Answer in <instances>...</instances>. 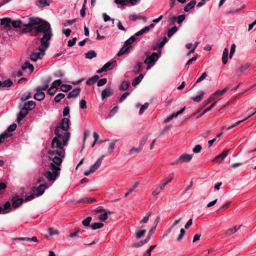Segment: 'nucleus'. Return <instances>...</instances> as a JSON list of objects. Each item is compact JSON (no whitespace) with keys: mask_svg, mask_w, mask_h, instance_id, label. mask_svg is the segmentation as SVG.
<instances>
[{"mask_svg":"<svg viewBox=\"0 0 256 256\" xmlns=\"http://www.w3.org/2000/svg\"><path fill=\"white\" fill-rule=\"evenodd\" d=\"M70 120L64 118L62 120L60 126L54 128L56 135L52 142V150L48 151L47 156L49 162L46 164V169L43 175L49 181L54 182L60 174V168L66 156L64 147L68 144L70 138L68 132Z\"/></svg>","mask_w":256,"mask_h":256,"instance_id":"f257e3e1","label":"nucleus"},{"mask_svg":"<svg viewBox=\"0 0 256 256\" xmlns=\"http://www.w3.org/2000/svg\"><path fill=\"white\" fill-rule=\"evenodd\" d=\"M29 28V31L34 30L36 34L43 33V36L40 40L41 44L38 46V50L45 51L50 46L48 41L52 36V30L50 23L48 22H43L39 18H30L28 24L26 25Z\"/></svg>","mask_w":256,"mask_h":256,"instance_id":"f03ea898","label":"nucleus"},{"mask_svg":"<svg viewBox=\"0 0 256 256\" xmlns=\"http://www.w3.org/2000/svg\"><path fill=\"white\" fill-rule=\"evenodd\" d=\"M160 55V54L158 55L157 52H154L151 55L146 56L144 62L145 64H147V70L150 69L154 64L158 60Z\"/></svg>","mask_w":256,"mask_h":256,"instance_id":"7ed1b4c3","label":"nucleus"},{"mask_svg":"<svg viewBox=\"0 0 256 256\" xmlns=\"http://www.w3.org/2000/svg\"><path fill=\"white\" fill-rule=\"evenodd\" d=\"M192 158V154H183L180 156L178 159L174 162L172 164H176L178 163H184L186 162H190Z\"/></svg>","mask_w":256,"mask_h":256,"instance_id":"20e7f679","label":"nucleus"},{"mask_svg":"<svg viewBox=\"0 0 256 256\" xmlns=\"http://www.w3.org/2000/svg\"><path fill=\"white\" fill-rule=\"evenodd\" d=\"M44 54V51L33 52L30 56V60L36 62L38 59H42Z\"/></svg>","mask_w":256,"mask_h":256,"instance_id":"39448f33","label":"nucleus"},{"mask_svg":"<svg viewBox=\"0 0 256 256\" xmlns=\"http://www.w3.org/2000/svg\"><path fill=\"white\" fill-rule=\"evenodd\" d=\"M42 90L36 87V92L34 95V98L37 100L41 101L45 98V94L42 92Z\"/></svg>","mask_w":256,"mask_h":256,"instance_id":"423d86ee","label":"nucleus"},{"mask_svg":"<svg viewBox=\"0 0 256 256\" xmlns=\"http://www.w3.org/2000/svg\"><path fill=\"white\" fill-rule=\"evenodd\" d=\"M24 200L22 198H20L16 196H14L12 198V206L14 208H18L20 206Z\"/></svg>","mask_w":256,"mask_h":256,"instance_id":"0eeeda50","label":"nucleus"},{"mask_svg":"<svg viewBox=\"0 0 256 256\" xmlns=\"http://www.w3.org/2000/svg\"><path fill=\"white\" fill-rule=\"evenodd\" d=\"M22 70L24 72L28 70L30 73H32L34 70V67L28 61H26L22 66Z\"/></svg>","mask_w":256,"mask_h":256,"instance_id":"6e6552de","label":"nucleus"},{"mask_svg":"<svg viewBox=\"0 0 256 256\" xmlns=\"http://www.w3.org/2000/svg\"><path fill=\"white\" fill-rule=\"evenodd\" d=\"M28 111L26 110L24 108L22 107L17 117V122L20 123L21 121L28 114Z\"/></svg>","mask_w":256,"mask_h":256,"instance_id":"1a4fd4ad","label":"nucleus"},{"mask_svg":"<svg viewBox=\"0 0 256 256\" xmlns=\"http://www.w3.org/2000/svg\"><path fill=\"white\" fill-rule=\"evenodd\" d=\"M104 158V156H102L100 158H98L94 164L90 166V171H93L94 172L95 170H98Z\"/></svg>","mask_w":256,"mask_h":256,"instance_id":"9d476101","label":"nucleus"},{"mask_svg":"<svg viewBox=\"0 0 256 256\" xmlns=\"http://www.w3.org/2000/svg\"><path fill=\"white\" fill-rule=\"evenodd\" d=\"M104 158V156H102L100 158H98L94 164L90 166V171H93L94 172L95 170H98Z\"/></svg>","mask_w":256,"mask_h":256,"instance_id":"9b49d317","label":"nucleus"},{"mask_svg":"<svg viewBox=\"0 0 256 256\" xmlns=\"http://www.w3.org/2000/svg\"><path fill=\"white\" fill-rule=\"evenodd\" d=\"M228 150H224L223 152L220 154L216 156L215 158H214L212 161H216L217 162L220 163L228 155Z\"/></svg>","mask_w":256,"mask_h":256,"instance_id":"f8f14e48","label":"nucleus"},{"mask_svg":"<svg viewBox=\"0 0 256 256\" xmlns=\"http://www.w3.org/2000/svg\"><path fill=\"white\" fill-rule=\"evenodd\" d=\"M186 110V107H184L181 109V110L177 112H174L170 116H169L167 118H166L164 122L165 123H167L172 120V118L174 117H176L178 116L181 114Z\"/></svg>","mask_w":256,"mask_h":256,"instance_id":"ddd939ff","label":"nucleus"},{"mask_svg":"<svg viewBox=\"0 0 256 256\" xmlns=\"http://www.w3.org/2000/svg\"><path fill=\"white\" fill-rule=\"evenodd\" d=\"M80 90L81 88H76L74 89L68 95V98H76L80 94Z\"/></svg>","mask_w":256,"mask_h":256,"instance_id":"4468645a","label":"nucleus"},{"mask_svg":"<svg viewBox=\"0 0 256 256\" xmlns=\"http://www.w3.org/2000/svg\"><path fill=\"white\" fill-rule=\"evenodd\" d=\"M36 106V102L32 100H30L26 102L24 104V108H26L28 112L33 110Z\"/></svg>","mask_w":256,"mask_h":256,"instance_id":"2eb2a0df","label":"nucleus"},{"mask_svg":"<svg viewBox=\"0 0 256 256\" xmlns=\"http://www.w3.org/2000/svg\"><path fill=\"white\" fill-rule=\"evenodd\" d=\"M116 62L114 60H110L104 65L106 72L111 70L116 64Z\"/></svg>","mask_w":256,"mask_h":256,"instance_id":"dca6fc26","label":"nucleus"},{"mask_svg":"<svg viewBox=\"0 0 256 256\" xmlns=\"http://www.w3.org/2000/svg\"><path fill=\"white\" fill-rule=\"evenodd\" d=\"M47 188V186L44 184H41L39 186L38 188L36 190V192H36V194L38 196H40L42 195L44 192L46 188Z\"/></svg>","mask_w":256,"mask_h":256,"instance_id":"f3484780","label":"nucleus"},{"mask_svg":"<svg viewBox=\"0 0 256 256\" xmlns=\"http://www.w3.org/2000/svg\"><path fill=\"white\" fill-rule=\"evenodd\" d=\"M114 94V91L112 89L104 90L102 92V98L104 100L106 98L112 96Z\"/></svg>","mask_w":256,"mask_h":256,"instance_id":"a211bd4d","label":"nucleus"},{"mask_svg":"<svg viewBox=\"0 0 256 256\" xmlns=\"http://www.w3.org/2000/svg\"><path fill=\"white\" fill-rule=\"evenodd\" d=\"M51 81L50 77L48 76L46 78L45 80H43V85L42 86H38V87L43 90H45L48 87V84Z\"/></svg>","mask_w":256,"mask_h":256,"instance_id":"6ab92c4d","label":"nucleus"},{"mask_svg":"<svg viewBox=\"0 0 256 256\" xmlns=\"http://www.w3.org/2000/svg\"><path fill=\"white\" fill-rule=\"evenodd\" d=\"M217 104V102L216 101L214 102L212 104H210L209 106L206 108L196 118V119L200 118L201 116H202L206 112L210 111L212 108L216 106Z\"/></svg>","mask_w":256,"mask_h":256,"instance_id":"aec40b11","label":"nucleus"},{"mask_svg":"<svg viewBox=\"0 0 256 256\" xmlns=\"http://www.w3.org/2000/svg\"><path fill=\"white\" fill-rule=\"evenodd\" d=\"M11 19L8 18H4L0 20L2 25H4L6 28H10Z\"/></svg>","mask_w":256,"mask_h":256,"instance_id":"412c9836","label":"nucleus"},{"mask_svg":"<svg viewBox=\"0 0 256 256\" xmlns=\"http://www.w3.org/2000/svg\"><path fill=\"white\" fill-rule=\"evenodd\" d=\"M241 226L242 225L235 226L233 228L228 229L226 231V234L228 236H232V234H234L238 229H240Z\"/></svg>","mask_w":256,"mask_h":256,"instance_id":"4be33fe9","label":"nucleus"},{"mask_svg":"<svg viewBox=\"0 0 256 256\" xmlns=\"http://www.w3.org/2000/svg\"><path fill=\"white\" fill-rule=\"evenodd\" d=\"M204 94V92L203 91H200L198 92V95L192 98V100L195 102H200Z\"/></svg>","mask_w":256,"mask_h":256,"instance_id":"5701e85b","label":"nucleus"},{"mask_svg":"<svg viewBox=\"0 0 256 256\" xmlns=\"http://www.w3.org/2000/svg\"><path fill=\"white\" fill-rule=\"evenodd\" d=\"M196 4V0H192L190 2H188L184 7V11L185 12H188L194 8Z\"/></svg>","mask_w":256,"mask_h":256,"instance_id":"b1692460","label":"nucleus"},{"mask_svg":"<svg viewBox=\"0 0 256 256\" xmlns=\"http://www.w3.org/2000/svg\"><path fill=\"white\" fill-rule=\"evenodd\" d=\"M252 64L250 62H246L242 65L240 68L238 72L242 74Z\"/></svg>","mask_w":256,"mask_h":256,"instance_id":"393cba45","label":"nucleus"},{"mask_svg":"<svg viewBox=\"0 0 256 256\" xmlns=\"http://www.w3.org/2000/svg\"><path fill=\"white\" fill-rule=\"evenodd\" d=\"M228 50L227 48H225L223 51L222 56V62L223 64H226L228 60Z\"/></svg>","mask_w":256,"mask_h":256,"instance_id":"a878e982","label":"nucleus"},{"mask_svg":"<svg viewBox=\"0 0 256 256\" xmlns=\"http://www.w3.org/2000/svg\"><path fill=\"white\" fill-rule=\"evenodd\" d=\"M99 78V76L98 75H95L92 78H90L86 82V84L90 86L96 83Z\"/></svg>","mask_w":256,"mask_h":256,"instance_id":"bb28decb","label":"nucleus"},{"mask_svg":"<svg viewBox=\"0 0 256 256\" xmlns=\"http://www.w3.org/2000/svg\"><path fill=\"white\" fill-rule=\"evenodd\" d=\"M227 90L228 88H224L222 90H217L212 94V96L214 97H218L222 96L224 95Z\"/></svg>","mask_w":256,"mask_h":256,"instance_id":"cd10ccee","label":"nucleus"},{"mask_svg":"<svg viewBox=\"0 0 256 256\" xmlns=\"http://www.w3.org/2000/svg\"><path fill=\"white\" fill-rule=\"evenodd\" d=\"M11 210L10 203L9 201L6 202L4 205L2 214H5Z\"/></svg>","mask_w":256,"mask_h":256,"instance_id":"c85d7f7f","label":"nucleus"},{"mask_svg":"<svg viewBox=\"0 0 256 256\" xmlns=\"http://www.w3.org/2000/svg\"><path fill=\"white\" fill-rule=\"evenodd\" d=\"M36 5L39 8H44L46 6H48L50 3L48 0H38L36 2Z\"/></svg>","mask_w":256,"mask_h":256,"instance_id":"c756f323","label":"nucleus"},{"mask_svg":"<svg viewBox=\"0 0 256 256\" xmlns=\"http://www.w3.org/2000/svg\"><path fill=\"white\" fill-rule=\"evenodd\" d=\"M80 230V229L78 228H76L73 230H70L69 232V237L70 238L76 237L78 235Z\"/></svg>","mask_w":256,"mask_h":256,"instance_id":"7c9ffc66","label":"nucleus"},{"mask_svg":"<svg viewBox=\"0 0 256 256\" xmlns=\"http://www.w3.org/2000/svg\"><path fill=\"white\" fill-rule=\"evenodd\" d=\"M144 76L142 74H140L138 77L134 78L132 82V86H134L138 85L143 78Z\"/></svg>","mask_w":256,"mask_h":256,"instance_id":"2f4dec72","label":"nucleus"},{"mask_svg":"<svg viewBox=\"0 0 256 256\" xmlns=\"http://www.w3.org/2000/svg\"><path fill=\"white\" fill-rule=\"evenodd\" d=\"M130 46H126V44H124L121 48L120 50V51L118 52V53L117 54V56H120L122 55L123 54H124V53H126V52H127V51L128 50V49L130 48Z\"/></svg>","mask_w":256,"mask_h":256,"instance_id":"473e14b6","label":"nucleus"},{"mask_svg":"<svg viewBox=\"0 0 256 256\" xmlns=\"http://www.w3.org/2000/svg\"><path fill=\"white\" fill-rule=\"evenodd\" d=\"M12 135V133L4 132L0 134V144L2 143L6 138L11 136Z\"/></svg>","mask_w":256,"mask_h":256,"instance_id":"72a5a7b5","label":"nucleus"},{"mask_svg":"<svg viewBox=\"0 0 256 256\" xmlns=\"http://www.w3.org/2000/svg\"><path fill=\"white\" fill-rule=\"evenodd\" d=\"M129 18L131 20H132V21H136V20H140V19H143L144 20H146V18L144 16H138V15H136V14L130 15L129 16Z\"/></svg>","mask_w":256,"mask_h":256,"instance_id":"f704fd0d","label":"nucleus"},{"mask_svg":"<svg viewBox=\"0 0 256 256\" xmlns=\"http://www.w3.org/2000/svg\"><path fill=\"white\" fill-rule=\"evenodd\" d=\"M150 240V238H146L144 240H142L139 242H136L132 244V247L138 248L140 247L145 244L147 243Z\"/></svg>","mask_w":256,"mask_h":256,"instance_id":"c9c22d12","label":"nucleus"},{"mask_svg":"<svg viewBox=\"0 0 256 256\" xmlns=\"http://www.w3.org/2000/svg\"><path fill=\"white\" fill-rule=\"evenodd\" d=\"M129 85L128 82L124 81L122 82L119 88L122 91L126 90L128 88Z\"/></svg>","mask_w":256,"mask_h":256,"instance_id":"e433bc0d","label":"nucleus"},{"mask_svg":"<svg viewBox=\"0 0 256 256\" xmlns=\"http://www.w3.org/2000/svg\"><path fill=\"white\" fill-rule=\"evenodd\" d=\"M11 24L12 26L14 28H21L22 26V22L20 20H11Z\"/></svg>","mask_w":256,"mask_h":256,"instance_id":"4c0bfd02","label":"nucleus"},{"mask_svg":"<svg viewBox=\"0 0 256 256\" xmlns=\"http://www.w3.org/2000/svg\"><path fill=\"white\" fill-rule=\"evenodd\" d=\"M96 56V53L93 50L88 51L86 54V58L89 59H92Z\"/></svg>","mask_w":256,"mask_h":256,"instance_id":"58836bf2","label":"nucleus"},{"mask_svg":"<svg viewBox=\"0 0 256 256\" xmlns=\"http://www.w3.org/2000/svg\"><path fill=\"white\" fill-rule=\"evenodd\" d=\"M178 28L176 26H174L168 31V36L170 38L174 34L178 31Z\"/></svg>","mask_w":256,"mask_h":256,"instance_id":"ea45409f","label":"nucleus"},{"mask_svg":"<svg viewBox=\"0 0 256 256\" xmlns=\"http://www.w3.org/2000/svg\"><path fill=\"white\" fill-rule=\"evenodd\" d=\"M72 88L71 85L63 84L60 86V90L64 92H68Z\"/></svg>","mask_w":256,"mask_h":256,"instance_id":"a19ab883","label":"nucleus"},{"mask_svg":"<svg viewBox=\"0 0 256 256\" xmlns=\"http://www.w3.org/2000/svg\"><path fill=\"white\" fill-rule=\"evenodd\" d=\"M108 218V212L106 211H104L98 216V219L102 222H105Z\"/></svg>","mask_w":256,"mask_h":256,"instance_id":"79ce46f5","label":"nucleus"},{"mask_svg":"<svg viewBox=\"0 0 256 256\" xmlns=\"http://www.w3.org/2000/svg\"><path fill=\"white\" fill-rule=\"evenodd\" d=\"M104 224L102 222H94L91 226V228L92 230H95L104 227Z\"/></svg>","mask_w":256,"mask_h":256,"instance_id":"37998d69","label":"nucleus"},{"mask_svg":"<svg viewBox=\"0 0 256 256\" xmlns=\"http://www.w3.org/2000/svg\"><path fill=\"white\" fill-rule=\"evenodd\" d=\"M142 64L140 62H137L134 67V72L135 74H138L142 71Z\"/></svg>","mask_w":256,"mask_h":256,"instance_id":"c03bdc74","label":"nucleus"},{"mask_svg":"<svg viewBox=\"0 0 256 256\" xmlns=\"http://www.w3.org/2000/svg\"><path fill=\"white\" fill-rule=\"evenodd\" d=\"M136 36H130L128 40L125 42V44L131 46V44L133 43L136 40Z\"/></svg>","mask_w":256,"mask_h":256,"instance_id":"a18cd8bd","label":"nucleus"},{"mask_svg":"<svg viewBox=\"0 0 256 256\" xmlns=\"http://www.w3.org/2000/svg\"><path fill=\"white\" fill-rule=\"evenodd\" d=\"M146 232V230H138L136 232V236L138 239H140L145 234Z\"/></svg>","mask_w":256,"mask_h":256,"instance_id":"49530a36","label":"nucleus"},{"mask_svg":"<svg viewBox=\"0 0 256 256\" xmlns=\"http://www.w3.org/2000/svg\"><path fill=\"white\" fill-rule=\"evenodd\" d=\"M64 94L62 93H59L54 97V100L56 102H60L61 100L64 98Z\"/></svg>","mask_w":256,"mask_h":256,"instance_id":"de8ad7c7","label":"nucleus"},{"mask_svg":"<svg viewBox=\"0 0 256 256\" xmlns=\"http://www.w3.org/2000/svg\"><path fill=\"white\" fill-rule=\"evenodd\" d=\"M12 82L8 79L4 80L3 82H2V87H8L9 88L12 86Z\"/></svg>","mask_w":256,"mask_h":256,"instance_id":"09e8293b","label":"nucleus"},{"mask_svg":"<svg viewBox=\"0 0 256 256\" xmlns=\"http://www.w3.org/2000/svg\"><path fill=\"white\" fill-rule=\"evenodd\" d=\"M137 186L138 184L136 182L132 186L129 187L128 189V192L126 194V196H128L130 193H132L134 190L136 188H137Z\"/></svg>","mask_w":256,"mask_h":256,"instance_id":"8fccbe9b","label":"nucleus"},{"mask_svg":"<svg viewBox=\"0 0 256 256\" xmlns=\"http://www.w3.org/2000/svg\"><path fill=\"white\" fill-rule=\"evenodd\" d=\"M92 220V218L91 216H88L82 220V224L84 226H89Z\"/></svg>","mask_w":256,"mask_h":256,"instance_id":"3c124183","label":"nucleus"},{"mask_svg":"<svg viewBox=\"0 0 256 256\" xmlns=\"http://www.w3.org/2000/svg\"><path fill=\"white\" fill-rule=\"evenodd\" d=\"M148 31V27H146L145 26L144 28H142L141 30H140V31L136 32V34H135V36H140L142 34H144V32H146Z\"/></svg>","mask_w":256,"mask_h":256,"instance_id":"603ef678","label":"nucleus"},{"mask_svg":"<svg viewBox=\"0 0 256 256\" xmlns=\"http://www.w3.org/2000/svg\"><path fill=\"white\" fill-rule=\"evenodd\" d=\"M148 31V27H146L145 26L144 28H142L141 30H140V31L136 32V34H135V36H140L142 34H144V32H146Z\"/></svg>","mask_w":256,"mask_h":256,"instance_id":"864d4df0","label":"nucleus"},{"mask_svg":"<svg viewBox=\"0 0 256 256\" xmlns=\"http://www.w3.org/2000/svg\"><path fill=\"white\" fill-rule=\"evenodd\" d=\"M149 106V104L148 102L144 103L143 105L140 108V111H139V114H142L144 113V110L148 108Z\"/></svg>","mask_w":256,"mask_h":256,"instance_id":"5fc2aeb1","label":"nucleus"},{"mask_svg":"<svg viewBox=\"0 0 256 256\" xmlns=\"http://www.w3.org/2000/svg\"><path fill=\"white\" fill-rule=\"evenodd\" d=\"M114 2L117 4L122 6H127L128 4V0H114Z\"/></svg>","mask_w":256,"mask_h":256,"instance_id":"6e6d98bb","label":"nucleus"},{"mask_svg":"<svg viewBox=\"0 0 256 256\" xmlns=\"http://www.w3.org/2000/svg\"><path fill=\"white\" fill-rule=\"evenodd\" d=\"M57 90H58L57 88L51 86L48 89V90L47 91V93L50 96H53L56 93V92Z\"/></svg>","mask_w":256,"mask_h":256,"instance_id":"4d7b16f0","label":"nucleus"},{"mask_svg":"<svg viewBox=\"0 0 256 256\" xmlns=\"http://www.w3.org/2000/svg\"><path fill=\"white\" fill-rule=\"evenodd\" d=\"M62 84V81L60 80H54L51 86L54 88H56L58 89V86H59Z\"/></svg>","mask_w":256,"mask_h":256,"instance_id":"13d9d810","label":"nucleus"},{"mask_svg":"<svg viewBox=\"0 0 256 256\" xmlns=\"http://www.w3.org/2000/svg\"><path fill=\"white\" fill-rule=\"evenodd\" d=\"M86 2V0H84V2L83 4L82 8L80 11V16L82 18H84L86 16V6L85 3Z\"/></svg>","mask_w":256,"mask_h":256,"instance_id":"bf43d9fd","label":"nucleus"},{"mask_svg":"<svg viewBox=\"0 0 256 256\" xmlns=\"http://www.w3.org/2000/svg\"><path fill=\"white\" fill-rule=\"evenodd\" d=\"M116 142H112L110 144L109 147L108 148V152L109 154H111L114 148Z\"/></svg>","mask_w":256,"mask_h":256,"instance_id":"052dcab7","label":"nucleus"},{"mask_svg":"<svg viewBox=\"0 0 256 256\" xmlns=\"http://www.w3.org/2000/svg\"><path fill=\"white\" fill-rule=\"evenodd\" d=\"M236 46L235 44H233L231 46L230 50V58H232L234 56V54L235 52Z\"/></svg>","mask_w":256,"mask_h":256,"instance_id":"680f3d73","label":"nucleus"},{"mask_svg":"<svg viewBox=\"0 0 256 256\" xmlns=\"http://www.w3.org/2000/svg\"><path fill=\"white\" fill-rule=\"evenodd\" d=\"M107 82V79L106 78H103L100 80L97 83V85L98 86H102L104 85Z\"/></svg>","mask_w":256,"mask_h":256,"instance_id":"e2e57ef3","label":"nucleus"},{"mask_svg":"<svg viewBox=\"0 0 256 256\" xmlns=\"http://www.w3.org/2000/svg\"><path fill=\"white\" fill-rule=\"evenodd\" d=\"M186 16L184 14H181L176 17V22L178 24H181L185 19Z\"/></svg>","mask_w":256,"mask_h":256,"instance_id":"0e129e2a","label":"nucleus"},{"mask_svg":"<svg viewBox=\"0 0 256 256\" xmlns=\"http://www.w3.org/2000/svg\"><path fill=\"white\" fill-rule=\"evenodd\" d=\"M148 136H144L142 139V140L141 142H140V149H142V148H143V146L144 145V144H146V142L147 141L148 139Z\"/></svg>","mask_w":256,"mask_h":256,"instance_id":"69168bd1","label":"nucleus"},{"mask_svg":"<svg viewBox=\"0 0 256 256\" xmlns=\"http://www.w3.org/2000/svg\"><path fill=\"white\" fill-rule=\"evenodd\" d=\"M48 232L50 236L56 235L58 234L57 230H54L52 228H50L48 229Z\"/></svg>","mask_w":256,"mask_h":256,"instance_id":"338daca9","label":"nucleus"},{"mask_svg":"<svg viewBox=\"0 0 256 256\" xmlns=\"http://www.w3.org/2000/svg\"><path fill=\"white\" fill-rule=\"evenodd\" d=\"M16 128V124H12L8 127L7 130L8 132H12L15 130Z\"/></svg>","mask_w":256,"mask_h":256,"instance_id":"774afa93","label":"nucleus"}]
</instances>
